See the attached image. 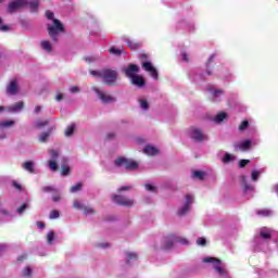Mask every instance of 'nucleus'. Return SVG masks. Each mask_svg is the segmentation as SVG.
<instances>
[{
	"label": "nucleus",
	"instance_id": "43",
	"mask_svg": "<svg viewBox=\"0 0 278 278\" xmlns=\"http://www.w3.org/2000/svg\"><path fill=\"white\" fill-rule=\"evenodd\" d=\"M61 170L62 175H68V173H71V167L68 165H62Z\"/></svg>",
	"mask_w": 278,
	"mask_h": 278
},
{
	"label": "nucleus",
	"instance_id": "31",
	"mask_svg": "<svg viewBox=\"0 0 278 278\" xmlns=\"http://www.w3.org/2000/svg\"><path fill=\"white\" fill-rule=\"evenodd\" d=\"M85 216H92V214H94V208L90 207V206H85L83 210Z\"/></svg>",
	"mask_w": 278,
	"mask_h": 278
},
{
	"label": "nucleus",
	"instance_id": "30",
	"mask_svg": "<svg viewBox=\"0 0 278 278\" xmlns=\"http://www.w3.org/2000/svg\"><path fill=\"white\" fill-rule=\"evenodd\" d=\"M127 45L132 51H136V49H140V47H142V43L135 41H128Z\"/></svg>",
	"mask_w": 278,
	"mask_h": 278
},
{
	"label": "nucleus",
	"instance_id": "1",
	"mask_svg": "<svg viewBox=\"0 0 278 278\" xmlns=\"http://www.w3.org/2000/svg\"><path fill=\"white\" fill-rule=\"evenodd\" d=\"M46 16L48 21H53V25H47L48 34L54 42H58V36H60V34H64V24H62L60 20L53 18L54 14L51 11H47Z\"/></svg>",
	"mask_w": 278,
	"mask_h": 278
},
{
	"label": "nucleus",
	"instance_id": "14",
	"mask_svg": "<svg viewBox=\"0 0 278 278\" xmlns=\"http://www.w3.org/2000/svg\"><path fill=\"white\" fill-rule=\"evenodd\" d=\"M191 138L197 142H203V140H207V137L203 135V132L199 128L193 129Z\"/></svg>",
	"mask_w": 278,
	"mask_h": 278
},
{
	"label": "nucleus",
	"instance_id": "33",
	"mask_svg": "<svg viewBox=\"0 0 278 278\" xmlns=\"http://www.w3.org/2000/svg\"><path fill=\"white\" fill-rule=\"evenodd\" d=\"M258 216H271L273 215V211L270 210H261L257 211Z\"/></svg>",
	"mask_w": 278,
	"mask_h": 278
},
{
	"label": "nucleus",
	"instance_id": "29",
	"mask_svg": "<svg viewBox=\"0 0 278 278\" xmlns=\"http://www.w3.org/2000/svg\"><path fill=\"white\" fill-rule=\"evenodd\" d=\"M126 260H127L128 264H129L130 262H136V260H138V254L132 253V252H128V253L126 254Z\"/></svg>",
	"mask_w": 278,
	"mask_h": 278
},
{
	"label": "nucleus",
	"instance_id": "8",
	"mask_svg": "<svg viewBox=\"0 0 278 278\" xmlns=\"http://www.w3.org/2000/svg\"><path fill=\"white\" fill-rule=\"evenodd\" d=\"M27 5V0H15L9 3L7 12L9 14H14V12H18L21 8H25Z\"/></svg>",
	"mask_w": 278,
	"mask_h": 278
},
{
	"label": "nucleus",
	"instance_id": "23",
	"mask_svg": "<svg viewBox=\"0 0 278 278\" xmlns=\"http://www.w3.org/2000/svg\"><path fill=\"white\" fill-rule=\"evenodd\" d=\"M270 236H273V231L268 228H262L261 229V237L264 238V240H268V238H270Z\"/></svg>",
	"mask_w": 278,
	"mask_h": 278
},
{
	"label": "nucleus",
	"instance_id": "60",
	"mask_svg": "<svg viewBox=\"0 0 278 278\" xmlns=\"http://www.w3.org/2000/svg\"><path fill=\"white\" fill-rule=\"evenodd\" d=\"M192 175H205V172L202 170H193Z\"/></svg>",
	"mask_w": 278,
	"mask_h": 278
},
{
	"label": "nucleus",
	"instance_id": "41",
	"mask_svg": "<svg viewBox=\"0 0 278 278\" xmlns=\"http://www.w3.org/2000/svg\"><path fill=\"white\" fill-rule=\"evenodd\" d=\"M62 200V197L60 195V192L54 191L53 195H52V201H54V203H58Z\"/></svg>",
	"mask_w": 278,
	"mask_h": 278
},
{
	"label": "nucleus",
	"instance_id": "19",
	"mask_svg": "<svg viewBox=\"0 0 278 278\" xmlns=\"http://www.w3.org/2000/svg\"><path fill=\"white\" fill-rule=\"evenodd\" d=\"M143 153H146L147 155H157L160 151L153 146H146L143 149Z\"/></svg>",
	"mask_w": 278,
	"mask_h": 278
},
{
	"label": "nucleus",
	"instance_id": "44",
	"mask_svg": "<svg viewBox=\"0 0 278 278\" xmlns=\"http://www.w3.org/2000/svg\"><path fill=\"white\" fill-rule=\"evenodd\" d=\"M247 164H251L250 160H240L239 161V168H244L247 166Z\"/></svg>",
	"mask_w": 278,
	"mask_h": 278
},
{
	"label": "nucleus",
	"instance_id": "56",
	"mask_svg": "<svg viewBox=\"0 0 278 278\" xmlns=\"http://www.w3.org/2000/svg\"><path fill=\"white\" fill-rule=\"evenodd\" d=\"M70 91H71L72 93L79 92V87H77V86L71 87V88H70Z\"/></svg>",
	"mask_w": 278,
	"mask_h": 278
},
{
	"label": "nucleus",
	"instance_id": "2",
	"mask_svg": "<svg viewBox=\"0 0 278 278\" xmlns=\"http://www.w3.org/2000/svg\"><path fill=\"white\" fill-rule=\"evenodd\" d=\"M114 165L117 168H125L126 170H138L140 164L131 159L119 156L114 161Z\"/></svg>",
	"mask_w": 278,
	"mask_h": 278
},
{
	"label": "nucleus",
	"instance_id": "57",
	"mask_svg": "<svg viewBox=\"0 0 278 278\" xmlns=\"http://www.w3.org/2000/svg\"><path fill=\"white\" fill-rule=\"evenodd\" d=\"M181 58H182L184 62H189L188 54L186 52L181 53Z\"/></svg>",
	"mask_w": 278,
	"mask_h": 278
},
{
	"label": "nucleus",
	"instance_id": "52",
	"mask_svg": "<svg viewBox=\"0 0 278 278\" xmlns=\"http://www.w3.org/2000/svg\"><path fill=\"white\" fill-rule=\"evenodd\" d=\"M43 192H55V189L53 187H43Z\"/></svg>",
	"mask_w": 278,
	"mask_h": 278
},
{
	"label": "nucleus",
	"instance_id": "36",
	"mask_svg": "<svg viewBox=\"0 0 278 278\" xmlns=\"http://www.w3.org/2000/svg\"><path fill=\"white\" fill-rule=\"evenodd\" d=\"M109 53H112L113 55H121L123 53V50L112 47L109 50Z\"/></svg>",
	"mask_w": 278,
	"mask_h": 278
},
{
	"label": "nucleus",
	"instance_id": "35",
	"mask_svg": "<svg viewBox=\"0 0 278 278\" xmlns=\"http://www.w3.org/2000/svg\"><path fill=\"white\" fill-rule=\"evenodd\" d=\"M74 207H75V210H84L86 207V205H84V203L79 202V200H75Z\"/></svg>",
	"mask_w": 278,
	"mask_h": 278
},
{
	"label": "nucleus",
	"instance_id": "24",
	"mask_svg": "<svg viewBox=\"0 0 278 278\" xmlns=\"http://www.w3.org/2000/svg\"><path fill=\"white\" fill-rule=\"evenodd\" d=\"M225 118H227V113L222 112V113L217 114V115L213 118V121H214V123L220 124V123H223V121H225Z\"/></svg>",
	"mask_w": 278,
	"mask_h": 278
},
{
	"label": "nucleus",
	"instance_id": "53",
	"mask_svg": "<svg viewBox=\"0 0 278 278\" xmlns=\"http://www.w3.org/2000/svg\"><path fill=\"white\" fill-rule=\"evenodd\" d=\"M50 155H51V157H53V160H55V157H58L59 153L56 150H50Z\"/></svg>",
	"mask_w": 278,
	"mask_h": 278
},
{
	"label": "nucleus",
	"instance_id": "20",
	"mask_svg": "<svg viewBox=\"0 0 278 278\" xmlns=\"http://www.w3.org/2000/svg\"><path fill=\"white\" fill-rule=\"evenodd\" d=\"M25 108V103L23 101L16 102L15 104L9 106V112H18Z\"/></svg>",
	"mask_w": 278,
	"mask_h": 278
},
{
	"label": "nucleus",
	"instance_id": "59",
	"mask_svg": "<svg viewBox=\"0 0 278 278\" xmlns=\"http://www.w3.org/2000/svg\"><path fill=\"white\" fill-rule=\"evenodd\" d=\"M40 112H42V106L37 105V106L35 108V114H40Z\"/></svg>",
	"mask_w": 278,
	"mask_h": 278
},
{
	"label": "nucleus",
	"instance_id": "39",
	"mask_svg": "<svg viewBox=\"0 0 278 278\" xmlns=\"http://www.w3.org/2000/svg\"><path fill=\"white\" fill-rule=\"evenodd\" d=\"M23 277H31V267H26L22 271Z\"/></svg>",
	"mask_w": 278,
	"mask_h": 278
},
{
	"label": "nucleus",
	"instance_id": "45",
	"mask_svg": "<svg viewBox=\"0 0 278 278\" xmlns=\"http://www.w3.org/2000/svg\"><path fill=\"white\" fill-rule=\"evenodd\" d=\"M78 190H81V182H78L71 188V192H78Z\"/></svg>",
	"mask_w": 278,
	"mask_h": 278
},
{
	"label": "nucleus",
	"instance_id": "61",
	"mask_svg": "<svg viewBox=\"0 0 278 278\" xmlns=\"http://www.w3.org/2000/svg\"><path fill=\"white\" fill-rule=\"evenodd\" d=\"M13 186L16 188V190H21V184L13 181Z\"/></svg>",
	"mask_w": 278,
	"mask_h": 278
},
{
	"label": "nucleus",
	"instance_id": "32",
	"mask_svg": "<svg viewBox=\"0 0 278 278\" xmlns=\"http://www.w3.org/2000/svg\"><path fill=\"white\" fill-rule=\"evenodd\" d=\"M12 125H14V121L0 122V129H4L5 127H12Z\"/></svg>",
	"mask_w": 278,
	"mask_h": 278
},
{
	"label": "nucleus",
	"instance_id": "27",
	"mask_svg": "<svg viewBox=\"0 0 278 278\" xmlns=\"http://www.w3.org/2000/svg\"><path fill=\"white\" fill-rule=\"evenodd\" d=\"M47 125H49V119L35 122L36 129H42V127H47Z\"/></svg>",
	"mask_w": 278,
	"mask_h": 278
},
{
	"label": "nucleus",
	"instance_id": "4",
	"mask_svg": "<svg viewBox=\"0 0 278 278\" xmlns=\"http://www.w3.org/2000/svg\"><path fill=\"white\" fill-rule=\"evenodd\" d=\"M163 245L162 248L165 250L172 249L174 242H178L179 244H188V239L184 237H179L177 235H169L165 238H163Z\"/></svg>",
	"mask_w": 278,
	"mask_h": 278
},
{
	"label": "nucleus",
	"instance_id": "22",
	"mask_svg": "<svg viewBox=\"0 0 278 278\" xmlns=\"http://www.w3.org/2000/svg\"><path fill=\"white\" fill-rule=\"evenodd\" d=\"M41 49H43V51H47V53H51L53 51V47L47 40L41 41Z\"/></svg>",
	"mask_w": 278,
	"mask_h": 278
},
{
	"label": "nucleus",
	"instance_id": "7",
	"mask_svg": "<svg viewBox=\"0 0 278 278\" xmlns=\"http://www.w3.org/2000/svg\"><path fill=\"white\" fill-rule=\"evenodd\" d=\"M113 203H117V205H124V207H131L134 205V200L129 199L125 195L115 194L112 197Z\"/></svg>",
	"mask_w": 278,
	"mask_h": 278
},
{
	"label": "nucleus",
	"instance_id": "64",
	"mask_svg": "<svg viewBox=\"0 0 278 278\" xmlns=\"http://www.w3.org/2000/svg\"><path fill=\"white\" fill-rule=\"evenodd\" d=\"M2 251H5V245H4V244H0V253H1Z\"/></svg>",
	"mask_w": 278,
	"mask_h": 278
},
{
	"label": "nucleus",
	"instance_id": "37",
	"mask_svg": "<svg viewBox=\"0 0 278 278\" xmlns=\"http://www.w3.org/2000/svg\"><path fill=\"white\" fill-rule=\"evenodd\" d=\"M53 238H55V233L53 231H50L47 236L48 244H53Z\"/></svg>",
	"mask_w": 278,
	"mask_h": 278
},
{
	"label": "nucleus",
	"instance_id": "42",
	"mask_svg": "<svg viewBox=\"0 0 278 278\" xmlns=\"http://www.w3.org/2000/svg\"><path fill=\"white\" fill-rule=\"evenodd\" d=\"M90 73L93 77H100V79L103 78V70H101V71H91Z\"/></svg>",
	"mask_w": 278,
	"mask_h": 278
},
{
	"label": "nucleus",
	"instance_id": "40",
	"mask_svg": "<svg viewBox=\"0 0 278 278\" xmlns=\"http://www.w3.org/2000/svg\"><path fill=\"white\" fill-rule=\"evenodd\" d=\"M139 103L142 110H149V102L147 100L141 99L139 100Z\"/></svg>",
	"mask_w": 278,
	"mask_h": 278
},
{
	"label": "nucleus",
	"instance_id": "18",
	"mask_svg": "<svg viewBox=\"0 0 278 278\" xmlns=\"http://www.w3.org/2000/svg\"><path fill=\"white\" fill-rule=\"evenodd\" d=\"M22 168H24V170H27V173H30V175H34V173H36V170L34 169V163L31 161H26L25 163H23Z\"/></svg>",
	"mask_w": 278,
	"mask_h": 278
},
{
	"label": "nucleus",
	"instance_id": "55",
	"mask_svg": "<svg viewBox=\"0 0 278 278\" xmlns=\"http://www.w3.org/2000/svg\"><path fill=\"white\" fill-rule=\"evenodd\" d=\"M9 30H10V26H8V25L0 26V31H9Z\"/></svg>",
	"mask_w": 278,
	"mask_h": 278
},
{
	"label": "nucleus",
	"instance_id": "6",
	"mask_svg": "<svg viewBox=\"0 0 278 278\" xmlns=\"http://www.w3.org/2000/svg\"><path fill=\"white\" fill-rule=\"evenodd\" d=\"M202 262H204V264H212L216 273H218V275H222V276L227 275V271L225 270V268H222L220 266V260L212 256H206L202 260Z\"/></svg>",
	"mask_w": 278,
	"mask_h": 278
},
{
	"label": "nucleus",
	"instance_id": "46",
	"mask_svg": "<svg viewBox=\"0 0 278 278\" xmlns=\"http://www.w3.org/2000/svg\"><path fill=\"white\" fill-rule=\"evenodd\" d=\"M27 207H29V204L24 203L21 207L17 208V213L23 214V212H25V210H27Z\"/></svg>",
	"mask_w": 278,
	"mask_h": 278
},
{
	"label": "nucleus",
	"instance_id": "9",
	"mask_svg": "<svg viewBox=\"0 0 278 278\" xmlns=\"http://www.w3.org/2000/svg\"><path fill=\"white\" fill-rule=\"evenodd\" d=\"M92 90L98 96V99L102 101V103H114V101H116V98H114V96L108 94L97 87H92Z\"/></svg>",
	"mask_w": 278,
	"mask_h": 278
},
{
	"label": "nucleus",
	"instance_id": "50",
	"mask_svg": "<svg viewBox=\"0 0 278 278\" xmlns=\"http://www.w3.org/2000/svg\"><path fill=\"white\" fill-rule=\"evenodd\" d=\"M50 218L53 219V218H60V212L58 211H52L50 213Z\"/></svg>",
	"mask_w": 278,
	"mask_h": 278
},
{
	"label": "nucleus",
	"instance_id": "54",
	"mask_svg": "<svg viewBox=\"0 0 278 278\" xmlns=\"http://www.w3.org/2000/svg\"><path fill=\"white\" fill-rule=\"evenodd\" d=\"M113 138H116V134H114V132H109V134L106 135V139H108V140H113Z\"/></svg>",
	"mask_w": 278,
	"mask_h": 278
},
{
	"label": "nucleus",
	"instance_id": "34",
	"mask_svg": "<svg viewBox=\"0 0 278 278\" xmlns=\"http://www.w3.org/2000/svg\"><path fill=\"white\" fill-rule=\"evenodd\" d=\"M249 128V121H243L240 125H239V131H244Z\"/></svg>",
	"mask_w": 278,
	"mask_h": 278
},
{
	"label": "nucleus",
	"instance_id": "11",
	"mask_svg": "<svg viewBox=\"0 0 278 278\" xmlns=\"http://www.w3.org/2000/svg\"><path fill=\"white\" fill-rule=\"evenodd\" d=\"M123 73L129 78H134L136 74L140 73V67L136 64H129L128 67L123 70Z\"/></svg>",
	"mask_w": 278,
	"mask_h": 278
},
{
	"label": "nucleus",
	"instance_id": "16",
	"mask_svg": "<svg viewBox=\"0 0 278 278\" xmlns=\"http://www.w3.org/2000/svg\"><path fill=\"white\" fill-rule=\"evenodd\" d=\"M131 79V84L134 86H137L138 88H143L144 86V77L140 76V75H136V76H132Z\"/></svg>",
	"mask_w": 278,
	"mask_h": 278
},
{
	"label": "nucleus",
	"instance_id": "25",
	"mask_svg": "<svg viewBox=\"0 0 278 278\" xmlns=\"http://www.w3.org/2000/svg\"><path fill=\"white\" fill-rule=\"evenodd\" d=\"M208 92L213 93V98H218L219 94H225V91L223 89H214V87H208Z\"/></svg>",
	"mask_w": 278,
	"mask_h": 278
},
{
	"label": "nucleus",
	"instance_id": "12",
	"mask_svg": "<svg viewBox=\"0 0 278 278\" xmlns=\"http://www.w3.org/2000/svg\"><path fill=\"white\" fill-rule=\"evenodd\" d=\"M143 71H146L147 73H150L151 77H153V79H157L159 74H157V70L153 66V63L151 62H143L141 64Z\"/></svg>",
	"mask_w": 278,
	"mask_h": 278
},
{
	"label": "nucleus",
	"instance_id": "38",
	"mask_svg": "<svg viewBox=\"0 0 278 278\" xmlns=\"http://www.w3.org/2000/svg\"><path fill=\"white\" fill-rule=\"evenodd\" d=\"M197 244L198 247H205V244H207V240H205L203 237H200L197 239Z\"/></svg>",
	"mask_w": 278,
	"mask_h": 278
},
{
	"label": "nucleus",
	"instance_id": "62",
	"mask_svg": "<svg viewBox=\"0 0 278 278\" xmlns=\"http://www.w3.org/2000/svg\"><path fill=\"white\" fill-rule=\"evenodd\" d=\"M37 226L39 227V229H45V223L42 222L37 223Z\"/></svg>",
	"mask_w": 278,
	"mask_h": 278
},
{
	"label": "nucleus",
	"instance_id": "10",
	"mask_svg": "<svg viewBox=\"0 0 278 278\" xmlns=\"http://www.w3.org/2000/svg\"><path fill=\"white\" fill-rule=\"evenodd\" d=\"M192 203H194V197L192 194H187L185 204L178 210L179 216H184V214L188 213Z\"/></svg>",
	"mask_w": 278,
	"mask_h": 278
},
{
	"label": "nucleus",
	"instance_id": "21",
	"mask_svg": "<svg viewBox=\"0 0 278 278\" xmlns=\"http://www.w3.org/2000/svg\"><path fill=\"white\" fill-rule=\"evenodd\" d=\"M52 131H53V127H52V128H49L48 131L42 132V134L39 136V142H47V140H49V136H51Z\"/></svg>",
	"mask_w": 278,
	"mask_h": 278
},
{
	"label": "nucleus",
	"instance_id": "15",
	"mask_svg": "<svg viewBox=\"0 0 278 278\" xmlns=\"http://www.w3.org/2000/svg\"><path fill=\"white\" fill-rule=\"evenodd\" d=\"M40 7V2L38 0H27L25 8H29L33 14H38V8Z\"/></svg>",
	"mask_w": 278,
	"mask_h": 278
},
{
	"label": "nucleus",
	"instance_id": "17",
	"mask_svg": "<svg viewBox=\"0 0 278 278\" xmlns=\"http://www.w3.org/2000/svg\"><path fill=\"white\" fill-rule=\"evenodd\" d=\"M18 92V85L16 80H11L10 85L7 87V94H16Z\"/></svg>",
	"mask_w": 278,
	"mask_h": 278
},
{
	"label": "nucleus",
	"instance_id": "47",
	"mask_svg": "<svg viewBox=\"0 0 278 278\" xmlns=\"http://www.w3.org/2000/svg\"><path fill=\"white\" fill-rule=\"evenodd\" d=\"M192 179H193V181H203V179H205V176H203V175H193Z\"/></svg>",
	"mask_w": 278,
	"mask_h": 278
},
{
	"label": "nucleus",
	"instance_id": "26",
	"mask_svg": "<svg viewBox=\"0 0 278 278\" xmlns=\"http://www.w3.org/2000/svg\"><path fill=\"white\" fill-rule=\"evenodd\" d=\"M236 160V156L233 154L226 153L222 160L223 164H229Z\"/></svg>",
	"mask_w": 278,
	"mask_h": 278
},
{
	"label": "nucleus",
	"instance_id": "51",
	"mask_svg": "<svg viewBox=\"0 0 278 278\" xmlns=\"http://www.w3.org/2000/svg\"><path fill=\"white\" fill-rule=\"evenodd\" d=\"M126 190H131V186H123L118 189V192H125Z\"/></svg>",
	"mask_w": 278,
	"mask_h": 278
},
{
	"label": "nucleus",
	"instance_id": "13",
	"mask_svg": "<svg viewBox=\"0 0 278 278\" xmlns=\"http://www.w3.org/2000/svg\"><path fill=\"white\" fill-rule=\"evenodd\" d=\"M235 151H249L251 149V140L242 141L241 143L235 142L233 143Z\"/></svg>",
	"mask_w": 278,
	"mask_h": 278
},
{
	"label": "nucleus",
	"instance_id": "5",
	"mask_svg": "<svg viewBox=\"0 0 278 278\" xmlns=\"http://www.w3.org/2000/svg\"><path fill=\"white\" fill-rule=\"evenodd\" d=\"M260 176L257 175H245L241 176V186L244 192H251L253 190V181H257Z\"/></svg>",
	"mask_w": 278,
	"mask_h": 278
},
{
	"label": "nucleus",
	"instance_id": "28",
	"mask_svg": "<svg viewBox=\"0 0 278 278\" xmlns=\"http://www.w3.org/2000/svg\"><path fill=\"white\" fill-rule=\"evenodd\" d=\"M73 134H75V124L67 126V128L65 129L66 138L73 136Z\"/></svg>",
	"mask_w": 278,
	"mask_h": 278
},
{
	"label": "nucleus",
	"instance_id": "58",
	"mask_svg": "<svg viewBox=\"0 0 278 278\" xmlns=\"http://www.w3.org/2000/svg\"><path fill=\"white\" fill-rule=\"evenodd\" d=\"M64 99V94L58 93L55 97V101H62Z\"/></svg>",
	"mask_w": 278,
	"mask_h": 278
},
{
	"label": "nucleus",
	"instance_id": "49",
	"mask_svg": "<svg viewBox=\"0 0 278 278\" xmlns=\"http://www.w3.org/2000/svg\"><path fill=\"white\" fill-rule=\"evenodd\" d=\"M146 190H148L149 192H155V186H153V184H147Z\"/></svg>",
	"mask_w": 278,
	"mask_h": 278
},
{
	"label": "nucleus",
	"instance_id": "3",
	"mask_svg": "<svg viewBox=\"0 0 278 278\" xmlns=\"http://www.w3.org/2000/svg\"><path fill=\"white\" fill-rule=\"evenodd\" d=\"M102 79L106 86H116L118 72L116 70L104 68L102 70Z\"/></svg>",
	"mask_w": 278,
	"mask_h": 278
},
{
	"label": "nucleus",
	"instance_id": "48",
	"mask_svg": "<svg viewBox=\"0 0 278 278\" xmlns=\"http://www.w3.org/2000/svg\"><path fill=\"white\" fill-rule=\"evenodd\" d=\"M49 166L51 170H58V163L55 161H50Z\"/></svg>",
	"mask_w": 278,
	"mask_h": 278
},
{
	"label": "nucleus",
	"instance_id": "63",
	"mask_svg": "<svg viewBox=\"0 0 278 278\" xmlns=\"http://www.w3.org/2000/svg\"><path fill=\"white\" fill-rule=\"evenodd\" d=\"M148 58H149V56H148L147 54H141L140 60H141V61H144V60H148Z\"/></svg>",
	"mask_w": 278,
	"mask_h": 278
}]
</instances>
